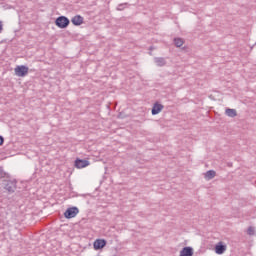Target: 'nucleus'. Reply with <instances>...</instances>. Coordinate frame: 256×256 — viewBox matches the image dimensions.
<instances>
[{
  "label": "nucleus",
  "mask_w": 256,
  "mask_h": 256,
  "mask_svg": "<svg viewBox=\"0 0 256 256\" xmlns=\"http://www.w3.org/2000/svg\"><path fill=\"white\" fill-rule=\"evenodd\" d=\"M227 251V245L223 244V242H219L215 246V253L217 255H223Z\"/></svg>",
  "instance_id": "423d86ee"
},
{
  "label": "nucleus",
  "mask_w": 256,
  "mask_h": 256,
  "mask_svg": "<svg viewBox=\"0 0 256 256\" xmlns=\"http://www.w3.org/2000/svg\"><path fill=\"white\" fill-rule=\"evenodd\" d=\"M91 163L88 160H83L80 158H77L74 162V167L76 169H85V167H89Z\"/></svg>",
  "instance_id": "20e7f679"
},
{
  "label": "nucleus",
  "mask_w": 256,
  "mask_h": 256,
  "mask_svg": "<svg viewBox=\"0 0 256 256\" xmlns=\"http://www.w3.org/2000/svg\"><path fill=\"white\" fill-rule=\"evenodd\" d=\"M0 33H3V21H0Z\"/></svg>",
  "instance_id": "2eb2a0df"
},
{
  "label": "nucleus",
  "mask_w": 256,
  "mask_h": 256,
  "mask_svg": "<svg viewBox=\"0 0 256 256\" xmlns=\"http://www.w3.org/2000/svg\"><path fill=\"white\" fill-rule=\"evenodd\" d=\"M119 117H120V119H123V115L121 113L119 114Z\"/></svg>",
  "instance_id": "f3484780"
},
{
  "label": "nucleus",
  "mask_w": 256,
  "mask_h": 256,
  "mask_svg": "<svg viewBox=\"0 0 256 256\" xmlns=\"http://www.w3.org/2000/svg\"><path fill=\"white\" fill-rule=\"evenodd\" d=\"M77 215H79V208L77 207L68 208L64 213L66 219H73Z\"/></svg>",
  "instance_id": "7ed1b4c3"
},
{
  "label": "nucleus",
  "mask_w": 256,
  "mask_h": 256,
  "mask_svg": "<svg viewBox=\"0 0 256 256\" xmlns=\"http://www.w3.org/2000/svg\"><path fill=\"white\" fill-rule=\"evenodd\" d=\"M107 245V241L105 239H96L93 243V248L95 251H99L103 249Z\"/></svg>",
  "instance_id": "39448f33"
},
{
  "label": "nucleus",
  "mask_w": 256,
  "mask_h": 256,
  "mask_svg": "<svg viewBox=\"0 0 256 256\" xmlns=\"http://www.w3.org/2000/svg\"><path fill=\"white\" fill-rule=\"evenodd\" d=\"M174 43H175L176 47H183V43H185V42L181 38H176V39H174Z\"/></svg>",
  "instance_id": "f8f14e48"
},
{
  "label": "nucleus",
  "mask_w": 256,
  "mask_h": 256,
  "mask_svg": "<svg viewBox=\"0 0 256 256\" xmlns=\"http://www.w3.org/2000/svg\"><path fill=\"white\" fill-rule=\"evenodd\" d=\"M156 65H157L158 67H163V66L165 65V59H163V58H157V59H156Z\"/></svg>",
  "instance_id": "ddd939ff"
},
{
  "label": "nucleus",
  "mask_w": 256,
  "mask_h": 256,
  "mask_svg": "<svg viewBox=\"0 0 256 256\" xmlns=\"http://www.w3.org/2000/svg\"><path fill=\"white\" fill-rule=\"evenodd\" d=\"M215 175H217V173L214 170L207 171L205 173V179H207L209 181V180L213 179L215 177Z\"/></svg>",
  "instance_id": "9b49d317"
},
{
  "label": "nucleus",
  "mask_w": 256,
  "mask_h": 256,
  "mask_svg": "<svg viewBox=\"0 0 256 256\" xmlns=\"http://www.w3.org/2000/svg\"><path fill=\"white\" fill-rule=\"evenodd\" d=\"M14 73L17 77H25L29 73V67L24 65L16 66Z\"/></svg>",
  "instance_id": "f03ea898"
},
{
  "label": "nucleus",
  "mask_w": 256,
  "mask_h": 256,
  "mask_svg": "<svg viewBox=\"0 0 256 256\" xmlns=\"http://www.w3.org/2000/svg\"><path fill=\"white\" fill-rule=\"evenodd\" d=\"M180 256H193V248L185 247L180 251Z\"/></svg>",
  "instance_id": "1a4fd4ad"
},
{
  "label": "nucleus",
  "mask_w": 256,
  "mask_h": 256,
  "mask_svg": "<svg viewBox=\"0 0 256 256\" xmlns=\"http://www.w3.org/2000/svg\"><path fill=\"white\" fill-rule=\"evenodd\" d=\"M162 111H163V105L159 103H155L152 108V115H159V113Z\"/></svg>",
  "instance_id": "0eeeda50"
},
{
  "label": "nucleus",
  "mask_w": 256,
  "mask_h": 256,
  "mask_svg": "<svg viewBox=\"0 0 256 256\" xmlns=\"http://www.w3.org/2000/svg\"><path fill=\"white\" fill-rule=\"evenodd\" d=\"M225 113L228 117H237V110L235 109L228 108Z\"/></svg>",
  "instance_id": "9d476101"
},
{
  "label": "nucleus",
  "mask_w": 256,
  "mask_h": 256,
  "mask_svg": "<svg viewBox=\"0 0 256 256\" xmlns=\"http://www.w3.org/2000/svg\"><path fill=\"white\" fill-rule=\"evenodd\" d=\"M69 23V18L65 16H60L55 21V25H57L59 29H67V27H69Z\"/></svg>",
  "instance_id": "f257e3e1"
},
{
  "label": "nucleus",
  "mask_w": 256,
  "mask_h": 256,
  "mask_svg": "<svg viewBox=\"0 0 256 256\" xmlns=\"http://www.w3.org/2000/svg\"><path fill=\"white\" fill-rule=\"evenodd\" d=\"M4 141H5V140L3 139V137L0 136V145H3Z\"/></svg>",
  "instance_id": "dca6fc26"
},
{
  "label": "nucleus",
  "mask_w": 256,
  "mask_h": 256,
  "mask_svg": "<svg viewBox=\"0 0 256 256\" xmlns=\"http://www.w3.org/2000/svg\"><path fill=\"white\" fill-rule=\"evenodd\" d=\"M247 233L249 235H255V228L253 226H250L247 230Z\"/></svg>",
  "instance_id": "4468645a"
},
{
  "label": "nucleus",
  "mask_w": 256,
  "mask_h": 256,
  "mask_svg": "<svg viewBox=\"0 0 256 256\" xmlns=\"http://www.w3.org/2000/svg\"><path fill=\"white\" fill-rule=\"evenodd\" d=\"M71 22L75 25V26H79V25H83V16L81 15H76L71 19Z\"/></svg>",
  "instance_id": "6e6552de"
}]
</instances>
